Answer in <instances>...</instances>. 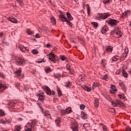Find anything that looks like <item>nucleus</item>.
<instances>
[{"instance_id":"obj_1","label":"nucleus","mask_w":131,"mask_h":131,"mask_svg":"<svg viewBox=\"0 0 131 131\" xmlns=\"http://www.w3.org/2000/svg\"><path fill=\"white\" fill-rule=\"evenodd\" d=\"M113 34L116 36L118 38H120L122 36V33L120 32V31L118 30V28H115L114 31L112 32Z\"/></svg>"},{"instance_id":"obj_2","label":"nucleus","mask_w":131,"mask_h":131,"mask_svg":"<svg viewBox=\"0 0 131 131\" xmlns=\"http://www.w3.org/2000/svg\"><path fill=\"white\" fill-rule=\"evenodd\" d=\"M42 89L43 90H44V91H45L47 95H49L50 96H51V95H53V96L55 95V92L51 91V89H50V88H49V87H48L47 86H43Z\"/></svg>"},{"instance_id":"obj_3","label":"nucleus","mask_w":131,"mask_h":131,"mask_svg":"<svg viewBox=\"0 0 131 131\" xmlns=\"http://www.w3.org/2000/svg\"><path fill=\"white\" fill-rule=\"evenodd\" d=\"M15 59H16V62L18 65H23V64L25 63V59L24 58L20 57H18L17 58L16 57L13 58V60H15Z\"/></svg>"},{"instance_id":"obj_4","label":"nucleus","mask_w":131,"mask_h":131,"mask_svg":"<svg viewBox=\"0 0 131 131\" xmlns=\"http://www.w3.org/2000/svg\"><path fill=\"white\" fill-rule=\"evenodd\" d=\"M25 131H32V125L30 123H28L25 126Z\"/></svg>"},{"instance_id":"obj_5","label":"nucleus","mask_w":131,"mask_h":131,"mask_svg":"<svg viewBox=\"0 0 131 131\" xmlns=\"http://www.w3.org/2000/svg\"><path fill=\"white\" fill-rule=\"evenodd\" d=\"M49 60H51L52 62H53V63H55V61H56V58H55L56 56L55 55V54L51 52L49 54Z\"/></svg>"},{"instance_id":"obj_6","label":"nucleus","mask_w":131,"mask_h":131,"mask_svg":"<svg viewBox=\"0 0 131 131\" xmlns=\"http://www.w3.org/2000/svg\"><path fill=\"white\" fill-rule=\"evenodd\" d=\"M78 125L77 124V122H74L72 124V129L73 131H77L78 130Z\"/></svg>"},{"instance_id":"obj_7","label":"nucleus","mask_w":131,"mask_h":131,"mask_svg":"<svg viewBox=\"0 0 131 131\" xmlns=\"http://www.w3.org/2000/svg\"><path fill=\"white\" fill-rule=\"evenodd\" d=\"M59 18L60 19V21L62 22H67V17H66L63 14H60L59 15Z\"/></svg>"},{"instance_id":"obj_8","label":"nucleus","mask_w":131,"mask_h":131,"mask_svg":"<svg viewBox=\"0 0 131 131\" xmlns=\"http://www.w3.org/2000/svg\"><path fill=\"white\" fill-rule=\"evenodd\" d=\"M118 23V21L115 19H111L109 21V24L112 26H114V25H116Z\"/></svg>"},{"instance_id":"obj_9","label":"nucleus","mask_w":131,"mask_h":131,"mask_svg":"<svg viewBox=\"0 0 131 131\" xmlns=\"http://www.w3.org/2000/svg\"><path fill=\"white\" fill-rule=\"evenodd\" d=\"M85 80V77L84 76V74H82L78 77V81H80V82H81V81H84Z\"/></svg>"},{"instance_id":"obj_10","label":"nucleus","mask_w":131,"mask_h":131,"mask_svg":"<svg viewBox=\"0 0 131 131\" xmlns=\"http://www.w3.org/2000/svg\"><path fill=\"white\" fill-rule=\"evenodd\" d=\"M66 68H67L68 71L69 72V73H70L71 74H73V73H74L73 69H71L70 68V64H67Z\"/></svg>"},{"instance_id":"obj_11","label":"nucleus","mask_w":131,"mask_h":131,"mask_svg":"<svg viewBox=\"0 0 131 131\" xmlns=\"http://www.w3.org/2000/svg\"><path fill=\"white\" fill-rule=\"evenodd\" d=\"M8 21H10V22H12V23H18L17 21V19L12 17H9L8 18Z\"/></svg>"},{"instance_id":"obj_12","label":"nucleus","mask_w":131,"mask_h":131,"mask_svg":"<svg viewBox=\"0 0 131 131\" xmlns=\"http://www.w3.org/2000/svg\"><path fill=\"white\" fill-rule=\"evenodd\" d=\"M99 99L96 98L94 100V107L95 108H98L99 107Z\"/></svg>"},{"instance_id":"obj_13","label":"nucleus","mask_w":131,"mask_h":131,"mask_svg":"<svg viewBox=\"0 0 131 131\" xmlns=\"http://www.w3.org/2000/svg\"><path fill=\"white\" fill-rule=\"evenodd\" d=\"M19 48L21 52H25V51H28L27 48L24 47L23 45H19Z\"/></svg>"},{"instance_id":"obj_14","label":"nucleus","mask_w":131,"mask_h":131,"mask_svg":"<svg viewBox=\"0 0 131 131\" xmlns=\"http://www.w3.org/2000/svg\"><path fill=\"white\" fill-rule=\"evenodd\" d=\"M129 15H130V11L129 10H127L124 13H122V17H127V16H129Z\"/></svg>"},{"instance_id":"obj_15","label":"nucleus","mask_w":131,"mask_h":131,"mask_svg":"<svg viewBox=\"0 0 131 131\" xmlns=\"http://www.w3.org/2000/svg\"><path fill=\"white\" fill-rule=\"evenodd\" d=\"M111 89H112V90H113V91H110V93L111 94H114V92H117V89H116V87L115 86V85H112L111 86Z\"/></svg>"},{"instance_id":"obj_16","label":"nucleus","mask_w":131,"mask_h":131,"mask_svg":"<svg viewBox=\"0 0 131 131\" xmlns=\"http://www.w3.org/2000/svg\"><path fill=\"white\" fill-rule=\"evenodd\" d=\"M122 73L124 77H125V78H127V77H128V74H127L126 71H125V70H123L122 71Z\"/></svg>"},{"instance_id":"obj_17","label":"nucleus","mask_w":131,"mask_h":131,"mask_svg":"<svg viewBox=\"0 0 131 131\" xmlns=\"http://www.w3.org/2000/svg\"><path fill=\"white\" fill-rule=\"evenodd\" d=\"M107 30H108V28H107V26H104L101 30V32L103 34H105V32H107Z\"/></svg>"},{"instance_id":"obj_18","label":"nucleus","mask_w":131,"mask_h":131,"mask_svg":"<svg viewBox=\"0 0 131 131\" xmlns=\"http://www.w3.org/2000/svg\"><path fill=\"white\" fill-rule=\"evenodd\" d=\"M81 117L83 119H86V118H88V115L84 113V112H82L81 114Z\"/></svg>"},{"instance_id":"obj_19","label":"nucleus","mask_w":131,"mask_h":131,"mask_svg":"<svg viewBox=\"0 0 131 131\" xmlns=\"http://www.w3.org/2000/svg\"><path fill=\"white\" fill-rule=\"evenodd\" d=\"M113 50V48L111 46H108L106 48V51L107 53H111Z\"/></svg>"},{"instance_id":"obj_20","label":"nucleus","mask_w":131,"mask_h":131,"mask_svg":"<svg viewBox=\"0 0 131 131\" xmlns=\"http://www.w3.org/2000/svg\"><path fill=\"white\" fill-rule=\"evenodd\" d=\"M67 16L68 19L69 20H70L71 21H72L73 20V17H72V16L71 15V14H70V13L67 12Z\"/></svg>"},{"instance_id":"obj_21","label":"nucleus","mask_w":131,"mask_h":131,"mask_svg":"<svg viewBox=\"0 0 131 131\" xmlns=\"http://www.w3.org/2000/svg\"><path fill=\"white\" fill-rule=\"evenodd\" d=\"M99 85H100V83H98L97 82H94L93 84L92 90H94V89L97 88V86H99Z\"/></svg>"},{"instance_id":"obj_22","label":"nucleus","mask_w":131,"mask_h":131,"mask_svg":"<svg viewBox=\"0 0 131 131\" xmlns=\"http://www.w3.org/2000/svg\"><path fill=\"white\" fill-rule=\"evenodd\" d=\"M109 16H110V14L109 13H104L102 14V19H107V18H108Z\"/></svg>"},{"instance_id":"obj_23","label":"nucleus","mask_w":131,"mask_h":131,"mask_svg":"<svg viewBox=\"0 0 131 131\" xmlns=\"http://www.w3.org/2000/svg\"><path fill=\"white\" fill-rule=\"evenodd\" d=\"M116 102H117V104H118V105H120V106L124 107V103H123V102H121L120 100H117Z\"/></svg>"},{"instance_id":"obj_24","label":"nucleus","mask_w":131,"mask_h":131,"mask_svg":"<svg viewBox=\"0 0 131 131\" xmlns=\"http://www.w3.org/2000/svg\"><path fill=\"white\" fill-rule=\"evenodd\" d=\"M82 88L83 90H84V91H86V92H91V87L83 86Z\"/></svg>"},{"instance_id":"obj_25","label":"nucleus","mask_w":131,"mask_h":131,"mask_svg":"<svg viewBox=\"0 0 131 131\" xmlns=\"http://www.w3.org/2000/svg\"><path fill=\"white\" fill-rule=\"evenodd\" d=\"M38 96L39 97L38 99L40 101H42V100H43V99H45V95L43 94H38Z\"/></svg>"},{"instance_id":"obj_26","label":"nucleus","mask_w":131,"mask_h":131,"mask_svg":"<svg viewBox=\"0 0 131 131\" xmlns=\"http://www.w3.org/2000/svg\"><path fill=\"white\" fill-rule=\"evenodd\" d=\"M44 116H47L48 118H51V115L49 113V111H46L44 113Z\"/></svg>"},{"instance_id":"obj_27","label":"nucleus","mask_w":131,"mask_h":131,"mask_svg":"<svg viewBox=\"0 0 131 131\" xmlns=\"http://www.w3.org/2000/svg\"><path fill=\"white\" fill-rule=\"evenodd\" d=\"M118 97L119 98H120V99H123V100H126V98L125 97V96H124V95L123 94H119L118 95Z\"/></svg>"},{"instance_id":"obj_28","label":"nucleus","mask_w":131,"mask_h":131,"mask_svg":"<svg viewBox=\"0 0 131 131\" xmlns=\"http://www.w3.org/2000/svg\"><path fill=\"white\" fill-rule=\"evenodd\" d=\"M6 88L7 87H6V86H5L4 84H0V90H1L2 92H3V91L4 90H6Z\"/></svg>"},{"instance_id":"obj_29","label":"nucleus","mask_w":131,"mask_h":131,"mask_svg":"<svg viewBox=\"0 0 131 131\" xmlns=\"http://www.w3.org/2000/svg\"><path fill=\"white\" fill-rule=\"evenodd\" d=\"M51 23H52L53 25H55V24H56V18H55V17H52L51 18Z\"/></svg>"},{"instance_id":"obj_30","label":"nucleus","mask_w":131,"mask_h":131,"mask_svg":"<svg viewBox=\"0 0 131 131\" xmlns=\"http://www.w3.org/2000/svg\"><path fill=\"white\" fill-rule=\"evenodd\" d=\"M21 125H16L15 127L14 131H20V129H21Z\"/></svg>"},{"instance_id":"obj_31","label":"nucleus","mask_w":131,"mask_h":131,"mask_svg":"<svg viewBox=\"0 0 131 131\" xmlns=\"http://www.w3.org/2000/svg\"><path fill=\"white\" fill-rule=\"evenodd\" d=\"M38 53V51L36 49H33L32 50V53L33 55H37Z\"/></svg>"},{"instance_id":"obj_32","label":"nucleus","mask_w":131,"mask_h":131,"mask_svg":"<svg viewBox=\"0 0 131 131\" xmlns=\"http://www.w3.org/2000/svg\"><path fill=\"white\" fill-rule=\"evenodd\" d=\"M91 24L93 25V27L94 28H95V29H96V28H98V24H97V23L92 22V23H91Z\"/></svg>"},{"instance_id":"obj_33","label":"nucleus","mask_w":131,"mask_h":131,"mask_svg":"<svg viewBox=\"0 0 131 131\" xmlns=\"http://www.w3.org/2000/svg\"><path fill=\"white\" fill-rule=\"evenodd\" d=\"M101 64L103 67H105L107 65V62H106V60L104 59L102 60Z\"/></svg>"},{"instance_id":"obj_34","label":"nucleus","mask_w":131,"mask_h":131,"mask_svg":"<svg viewBox=\"0 0 131 131\" xmlns=\"http://www.w3.org/2000/svg\"><path fill=\"white\" fill-rule=\"evenodd\" d=\"M118 59H119V56H116L112 58V60L114 61L115 62V61H117V60H118Z\"/></svg>"},{"instance_id":"obj_35","label":"nucleus","mask_w":131,"mask_h":131,"mask_svg":"<svg viewBox=\"0 0 131 131\" xmlns=\"http://www.w3.org/2000/svg\"><path fill=\"white\" fill-rule=\"evenodd\" d=\"M16 2H17V3L19 4L20 6H24V3H23V1H22V0H16Z\"/></svg>"},{"instance_id":"obj_36","label":"nucleus","mask_w":131,"mask_h":131,"mask_svg":"<svg viewBox=\"0 0 131 131\" xmlns=\"http://www.w3.org/2000/svg\"><path fill=\"white\" fill-rule=\"evenodd\" d=\"M57 91L58 92V95L61 96L62 95V91H61V89H60V88H57Z\"/></svg>"},{"instance_id":"obj_37","label":"nucleus","mask_w":131,"mask_h":131,"mask_svg":"<svg viewBox=\"0 0 131 131\" xmlns=\"http://www.w3.org/2000/svg\"><path fill=\"white\" fill-rule=\"evenodd\" d=\"M127 57V54L126 53H123V55L121 56V58L123 59V60H124L125 58Z\"/></svg>"},{"instance_id":"obj_38","label":"nucleus","mask_w":131,"mask_h":131,"mask_svg":"<svg viewBox=\"0 0 131 131\" xmlns=\"http://www.w3.org/2000/svg\"><path fill=\"white\" fill-rule=\"evenodd\" d=\"M66 112L68 114L71 113V107L67 108L66 110Z\"/></svg>"},{"instance_id":"obj_39","label":"nucleus","mask_w":131,"mask_h":131,"mask_svg":"<svg viewBox=\"0 0 131 131\" xmlns=\"http://www.w3.org/2000/svg\"><path fill=\"white\" fill-rule=\"evenodd\" d=\"M111 103H112V105L113 107L117 106V103H116V102H114V101H112Z\"/></svg>"},{"instance_id":"obj_40","label":"nucleus","mask_w":131,"mask_h":131,"mask_svg":"<svg viewBox=\"0 0 131 131\" xmlns=\"http://www.w3.org/2000/svg\"><path fill=\"white\" fill-rule=\"evenodd\" d=\"M72 83L71 82H67L66 83V88H69V86H70V85H71Z\"/></svg>"},{"instance_id":"obj_41","label":"nucleus","mask_w":131,"mask_h":131,"mask_svg":"<svg viewBox=\"0 0 131 131\" xmlns=\"http://www.w3.org/2000/svg\"><path fill=\"white\" fill-rule=\"evenodd\" d=\"M87 12H88V16H90L91 8H90V7H88V8H87Z\"/></svg>"},{"instance_id":"obj_42","label":"nucleus","mask_w":131,"mask_h":131,"mask_svg":"<svg viewBox=\"0 0 131 131\" xmlns=\"http://www.w3.org/2000/svg\"><path fill=\"white\" fill-rule=\"evenodd\" d=\"M51 68H47L45 69V72H46V73H49V72H51Z\"/></svg>"},{"instance_id":"obj_43","label":"nucleus","mask_w":131,"mask_h":131,"mask_svg":"<svg viewBox=\"0 0 131 131\" xmlns=\"http://www.w3.org/2000/svg\"><path fill=\"white\" fill-rule=\"evenodd\" d=\"M55 123L56 124V125H59V124H60V119H57L55 120Z\"/></svg>"},{"instance_id":"obj_44","label":"nucleus","mask_w":131,"mask_h":131,"mask_svg":"<svg viewBox=\"0 0 131 131\" xmlns=\"http://www.w3.org/2000/svg\"><path fill=\"white\" fill-rule=\"evenodd\" d=\"M26 33H27V34H29L30 35L33 33V32L30 30H27Z\"/></svg>"},{"instance_id":"obj_45","label":"nucleus","mask_w":131,"mask_h":131,"mask_svg":"<svg viewBox=\"0 0 131 131\" xmlns=\"http://www.w3.org/2000/svg\"><path fill=\"white\" fill-rule=\"evenodd\" d=\"M0 116H5V112L2 110H0Z\"/></svg>"},{"instance_id":"obj_46","label":"nucleus","mask_w":131,"mask_h":131,"mask_svg":"<svg viewBox=\"0 0 131 131\" xmlns=\"http://www.w3.org/2000/svg\"><path fill=\"white\" fill-rule=\"evenodd\" d=\"M84 108H85V105H84V104H81L80 105V109L81 110H83V109H84Z\"/></svg>"},{"instance_id":"obj_47","label":"nucleus","mask_w":131,"mask_h":131,"mask_svg":"<svg viewBox=\"0 0 131 131\" xmlns=\"http://www.w3.org/2000/svg\"><path fill=\"white\" fill-rule=\"evenodd\" d=\"M54 76L55 78L59 79L60 78V77H61V75H60V74H55Z\"/></svg>"},{"instance_id":"obj_48","label":"nucleus","mask_w":131,"mask_h":131,"mask_svg":"<svg viewBox=\"0 0 131 131\" xmlns=\"http://www.w3.org/2000/svg\"><path fill=\"white\" fill-rule=\"evenodd\" d=\"M97 17L99 19H103V14H97Z\"/></svg>"},{"instance_id":"obj_49","label":"nucleus","mask_w":131,"mask_h":131,"mask_svg":"<svg viewBox=\"0 0 131 131\" xmlns=\"http://www.w3.org/2000/svg\"><path fill=\"white\" fill-rule=\"evenodd\" d=\"M16 73L18 76H20L21 75V70H18L16 72Z\"/></svg>"},{"instance_id":"obj_50","label":"nucleus","mask_w":131,"mask_h":131,"mask_svg":"<svg viewBox=\"0 0 131 131\" xmlns=\"http://www.w3.org/2000/svg\"><path fill=\"white\" fill-rule=\"evenodd\" d=\"M61 115H66V111H65V110H61Z\"/></svg>"},{"instance_id":"obj_51","label":"nucleus","mask_w":131,"mask_h":131,"mask_svg":"<svg viewBox=\"0 0 131 131\" xmlns=\"http://www.w3.org/2000/svg\"><path fill=\"white\" fill-rule=\"evenodd\" d=\"M67 23L68 25H69V26H72V23H71V21H69V20H67Z\"/></svg>"},{"instance_id":"obj_52","label":"nucleus","mask_w":131,"mask_h":131,"mask_svg":"<svg viewBox=\"0 0 131 131\" xmlns=\"http://www.w3.org/2000/svg\"><path fill=\"white\" fill-rule=\"evenodd\" d=\"M111 0H103V3L104 4H108V3H110Z\"/></svg>"},{"instance_id":"obj_53","label":"nucleus","mask_w":131,"mask_h":131,"mask_svg":"<svg viewBox=\"0 0 131 131\" xmlns=\"http://www.w3.org/2000/svg\"><path fill=\"white\" fill-rule=\"evenodd\" d=\"M102 79H104V80H108V77H107V75H105L102 77Z\"/></svg>"},{"instance_id":"obj_54","label":"nucleus","mask_w":131,"mask_h":131,"mask_svg":"<svg viewBox=\"0 0 131 131\" xmlns=\"http://www.w3.org/2000/svg\"><path fill=\"white\" fill-rule=\"evenodd\" d=\"M60 59H61V60H62V61H65L66 60V57L63 56H61Z\"/></svg>"},{"instance_id":"obj_55","label":"nucleus","mask_w":131,"mask_h":131,"mask_svg":"<svg viewBox=\"0 0 131 131\" xmlns=\"http://www.w3.org/2000/svg\"><path fill=\"white\" fill-rule=\"evenodd\" d=\"M124 52H125L124 53L127 55V54H128V49L127 48H125L124 50Z\"/></svg>"},{"instance_id":"obj_56","label":"nucleus","mask_w":131,"mask_h":131,"mask_svg":"<svg viewBox=\"0 0 131 131\" xmlns=\"http://www.w3.org/2000/svg\"><path fill=\"white\" fill-rule=\"evenodd\" d=\"M83 127H90V125L89 123H85L83 125Z\"/></svg>"},{"instance_id":"obj_57","label":"nucleus","mask_w":131,"mask_h":131,"mask_svg":"<svg viewBox=\"0 0 131 131\" xmlns=\"http://www.w3.org/2000/svg\"><path fill=\"white\" fill-rule=\"evenodd\" d=\"M0 123H3V124H5L6 123V121L3 119H0Z\"/></svg>"},{"instance_id":"obj_58","label":"nucleus","mask_w":131,"mask_h":131,"mask_svg":"<svg viewBox=\"0 0 131 131\" xmlns=\"http://www.w3.org/2000/svg\"><path fill=\"white\" fill-rule=\"evenodd\" d=\"M126 130H127V131H131V128H130V127H129V126H127L126 127Z\"/></svg>"},{"instance_id":"obj_59","label":"nucleus","mask_w":131,"mask_h":131,"mask_svg":"<svg viewBox=\"0 0 131 131\" xmlns=\"http://www.w3.org/2000/svg\"><path fill=\"white\" fill-rule=\"evenodd\" d=\"M120 73H121L120 70H118L116 72V74H120Z\"/></svg>"},{"instance_id":"obj_60","label":"nucleus","mask_w":131,"mask_h":131,"mask_svg":"<svg viewBox=\"0 0 131 131\" xmlns=\"http://www.w3.org/2000/svg\"><path fill=\"white\" fill-rule=\"evenodd\" d=\"M32 123L33 125H35V124H36V120H33L32 121Z\"/></svg>"},{"instance_id":"obj_61","label":"nucleus","mask_w":131,"mask_h":131,"mask_svg":"<svg viewBox=\"0 0 131 131\" xmlns=\"http://www.w3.org/2000/svg\"><path fill=\"white\" fill-rule=\"evenodd\" d=\"M35 37L36 38H39V37H40V35L39 34H37L36 35H35Z\"/></svg>"},{"instance_id":"obj_62","label":"nucleus","mask_w":131,"mask_h":131,"mask_svg":"<svg viewBox=\"0 0 131 131\" xmlns=\"http://www.w3.org/2000/svg\"><path fill=\"white\" fill-rule=\"evenodd\" d=\"M102 128L104 131H107V128L106 127V126H103Z\"/></svg>"},{"instance_id":"obj_63","label":"nucleus","mask_w":131,"mask_h":131,"mask_svg":"<svg viewBox=\"0 0 131 131\" xmlns=\"http://www.w3.org/2000/svg\"><path fill=\"white\" fill-rule=\"evenodd\" d=\"M51 47H52V45H51L50 43H47L46 45L47 48H51Z\"/></svg>"},{"instance_id":"obj_64","label":"nucleus","mask_w":131,"mask_h":131,"mask_svg":"<svg viewBox=\"0 0 131 131\" xmlns=\"http://www.w3.org/2000/svg\"><path fill=\"white\" fill-rule=\"evenodd\" d=\"M9 106H10V107H11V108H13V107H14V103H10L9 104Z\"/></svg>"}]
</instances>
